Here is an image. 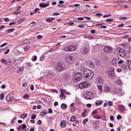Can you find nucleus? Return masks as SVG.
<instances>
[{"label": "nucleus", "mask_w": 131, "mask_h": 131, "mask_svg": "<svg viewBox=\"0 0 131 131\" xmlns=\"http://www.w3.org/2000/svg\"><path fill=\"white\" fill-rule=\"evenodd\" d=\"M6 99L8 101H12V100L14 99V95H13L12 93H10L6 96Z\"/></svg>", "instance_id": "nucleus-13"}, {"label": "nucleus", "mask_w": 131, "mask_h": 131, "mask_svg": "<svg viewBox=\"0 0 131 131\" xmlns=\"http://www.w3.org/2000/svg\"><path fill=\"white\" fill-rule=\"evenodd\" d=\"M74 81H75V82H79V81H80V80H81V77H82V75L80 73L76 72L74 74Z\"/></svg>", "instance_id": "nucleus-3"}, {"label": "nucleus", "mask_w": 131, "mask_h": 131, "mask_svg": "<svg viewBox=\"0 0 131 131\" xmlns=\"http://www.w3.org/2000/svg\"><path fill=\"white\" fill-rule=\"evenodd\" d=\"M108 125L109 126H110V127H113V126H114V125H113V123H110Z\"/></svg>", "instance_id": "nucleus-64"}, {"label": "nucleus", "mask_w": 131, "mask_h": 131, "mask_svg": "<svg viewBox=\"0 0 131 131\" xmlns=\"http://www.w3.org/2000/svg\"><path fill=\"white\" fill-rule=\"evenodd\" d=\"M0 99L2 100L5 99V94L4 93H2L1 94H0Z\"/></svg>", "instance_id": "nucleus-33"}, {"label": "nucleus", "mask_w": 131, "mask_h": 131, "mask_svg": "<svg viewBox=\"0 0 131 131\" xmlns=\"http://www.w3.org/2000/svg\"><path fill=\"white\" fill-rule=\"evenodd\" d=\"M94 96L93 92H89L84 95V98L87 100H92V97Z\"/></svg>", "instance_id": "nucleus-12"}, {"label": "nucleus", "mask_w": 131, "mask_h": 131, "mask_svg": "<svg viewBox=\"0 0 131 131\" xmlns=\"http://www.w3.org/2000/svg\"><path fill=\"white\" fill-rule=\"evenodd\" d=\"M117 119L118 120H120V119H121V116L120 115H118L117 117Z\"/></svg>", "instance_id": "nucleus-50"}, {"label": "nucleus", "mask_w": 131, "mask_h": 131, "mask_svg": "<svg viewBox=\"0 0 131 131\" xmlns=\"http://www.w3.org/2000/svg\"><path fill=\"white\" fill-rule=\"evenodd\" d=\"M24 98L25 99H28L29 98V95L28 94H26L24 96Z\"/></svg>", "instance_id": "nucleus-43"}, {"label": "nucleus", "mask_w": 131, "mask_h": 131, "mask_svg": "<svg viewBox=\"0 0 131 131\" xmlns=\"http://www.w3.org/2000/svg\"><path fill=\"white\" fill-rule=\"evenodd\" d=\"M81 73L83 74L84 78L86 80L90 81L94 78V72L93 71L84 68L81 70Z\"/></svg>", "instance_id": "nucleus-1"}, {"label": "nucleus", "mask_w": 131, "mask_h": 131, "mask_svg": "<svg viewBox=\"0 0 131 131\" xmlns=\"http://www.w3.org/2000/svg\"><path fill=\"white\" fill-rule=\"evenodd\" d=\"M107 104L108 105V106H113V102H112V101H108L107 102Z\"/></svg>", "instance_id": "nucleus-36"}, {"label": "nucleus", "mask_w": 131, "mask_h": 131, "mask_svg": "<svg viewBox=\"0 0 131 131\" xmlns=\"http://www.w3.org/2000/svg\"><path fill=\"white\" fill-rule=\"evenodd\" d=\"M95 105L96 106H98V105H102V101H101V100H97L96 103H95Z\"/></svg>", "instance_id": "nucleus-24"}, {"label": "nucleus", "mask_w": 131, "mask_h": 131, "mask_svg": "<svg viewBox=\"0 0 131 131\" xmlns=\"http://www.w3.org/2000/svg\"><path fill=\"white\" fill-rule=\"evenodd\" d=\"M60 92H61V95L60 97L62 99H65L66 97L65 95H70V93L69 92H66V90H64L63 89H60ZM64 93L65 94V95H64Z\"/></svg>", "instance_id": "nucleus-11"}, {"label": "nucleus", "mask_w": 131, "mask_h": 131, "mask_svg": "<svg viewBox=\"0 0 131 131\" xmlns=\"http://www.w3.org/2000/svg\"><path fill=\"white\" fill-rule=\"evenodd\" d=\"M90 66H91V67H92V68H94L95 67V63L92 62V63L91 64Z\"/></svg>", "instance_id": "nucleus-55"}, {"label": "nucleus", "mask_w": 131, "mask_h": 131, "mask_svg": "<svg viewBox=\"0 0 131 131\" xmlns=\"http://www.w3.org/2000/svg\"><path fill=\"white\" fill-rule=\"evenodd\" d=\"M107 17H111V14H106L103 16V18H107Z\"/></svg>", "instance_id": "nucleus-41"}, {"label": "nucleus", "mask_w": 131, "mask_h": 131, "mask_svg": "<svg viewBox=\"0 0 131 131\" xmlns=\"http://www.w3.org/2000/svg\"><path fill=\"white\" fill-rule=\"evenodd\" d=\"M89 121V119H84L83 121V124L84 125H85L86 124V123Z\"/></svg>", "instance_id": "nucleus-34"}, {"label": "nucleus", "mask_w": 131, "mask_h": 131, "mask_svg": "<svg viewBox=\"0 0 131 131\" xmlns=\"http://www.w3.org/2000/svg\"><path fill=\"white\" fill-rule=\"evenodd\" d=\"M97 84H103V83H104V82L103 81V78L99 77L97 79Z\"/></svg>", "instance_id": "nucleus-15"}, {"label": "nucleus", "mask_w": 131, "mask_h": 131, "mask_svg": "<svg viewBox=\"0 0 131 131\" xmlns=\"http://www.w3.org/2000/svg\"><path fill=\"white\" fill-rule=\"evenodd\" d=\"M32 60L34 62L36 60H37V56L36 55L33 56L32 58Z\"/></svg>", "instance_id": "nucleus-35"}, {"label": "nucleus", "mask_w": 131, "mask_h": 131, "mask_svg": "<svg viewBox=\"0 0 131 131\" xmlns=\"http://www.w3.org/2000/svg\"><path fill=\"white\" fill-rule=\"evenodd\" d=\"M110 119L111 120H112V121H114L115 120L114 117L113 116H111L110 117Z\"/></svg>", "instance_id": "nucleus-52"}, {"label": "nucleus", "mask_w": 131, "mask_h": 131, "mask_svg": "<svg viewBox=\"0 0 131 131\" xmlns=\"http://www.w3.org/2000/svg\"><path fill=\"white\" fill-rule=\"evenodd\" d=\"M23 60H24V58H23V57H20L19 58H18L17 59H14L13 63H15L16 61H18V62L19 63H21V62H22V61H23Z\"/></svg>", "instance_id": "nucleus-20"}, {"label": "nucleus", "mask_w": 131, "mask_h": 131, "mask_svg": "<svg viewBox=\"0 0 131 131\" xmlns=\"http://www.w3.org/2000/svg\"><path fill=\"white\" fill-rule=\"evenodd\" d=\"M56 71L61 72L66 69V64L64 62L59 63L58 65L55 67Z\"/></svg>", "instance_id": "nucleus-2"}, {"label": "nucleus", "mask_w": 131, "mask_h": 131, "mask_svg": "<svg viewBox=\"0 0 131 131\" xmlns=\"http://www.w3.org/2000/svg\"><path fill=\"white\" fill-rule=\"evenodd\" d=\"M28 50H29V46H27L24 47L25 51H27Z\"/></svg>", "instance_id": "nucleus-45"}, {"label": "nucleus", "mask_w": 131, "mask_h": 131, "mask_svg": "<svg viewBox=\"0 0 131 131\" xmlns=\"http://www.w3.org/2000/svg\"><path fill=\"white\" fill-rule=\"evenodd\" d=\"M116 83L117 84H121V83H122V82L121 81V80H118L117 81H116Z\"/></svg>", "instance_id": "nucleus-39"}, {"label": "nucleus", "mask_w": 131, "mask_h": 131, "mask_svg": "<svg viewBox=\"0 0 131 131\" xmlns=\"http://www.w3.org/2000/svg\"><path fill=\"white\" fill-rule=\"evenodd\" d=\"M39 6L41 8H47V7H49V6H50V3H40Z\"/></svg>", "instance_id": "nucleus-16"}, {"label": "nucleus", "mask_w": 131, "mask_h": 131, "mask_svg": "<svg viewBox=\"0 0 131 131\" xmlns=\"http://www.w3.org/2000/svg\"><path fill=\"white\" fill-rule=\"evenodd\" d=\"M119 20H126L127 19V17H122L119 18Z\"/></svg>", "instance_id": "nucleus-38"}, {"label": "nucleus", "mask_w": 131, "mask_h": 131, "mask_svg": "<svg viewBox=\"0 0 131 131\" xmlns=\"http://www.w3.org/2000/svg\"><path fill=\"white\" fill-rule=\"evenodd\" d=\"M119 110L120 111H121V112H123V111H124L125 107H124V106H123V105H120L119 107Z\"/></svg>", "instance_id": "nucleus-19"}, {"label": "nucleus", "mask_w": 131, "mask_h": 131, "mask_svg": "<svg viewBox=\"0 0 131 131\" xmlns=\"http://www.w3.org/2000/svg\"><path fill=\"white\" fill-rule=\"evenodd\" d=\"M86 62H87V65H89V66H90V65L92 64L93 62L91 60H88V61H86Z\"/></svg>", "instance_id": "nucleus-42"}, {"label": "nucleus", "mask_w": 131, "mask_h": 131, "mask_svg": "<svg viewBox=\"0 0 131 131\" xmlns=\"http://www.w3.org/2000/svg\"><path fill=\"white\" fill-rule=\"evenodd\" d=\"M30 123H35V121L33 119L30 120Z\"/></svg>", "instance_id": "nucleus-61"}, {"label": "nucleus", "mask_w": 131, "mask_h": 131, "mask_svg": "<svg viewBox=\"0 0 131 131\" xmlns=\"http://www.w3.org/2000/svg\"><path fill=\"white\" fill-rule=\"evenodd\" d=\"M15 24H16V22L13 21V22L10 23L9 24V25H15Z\"/></svg>", "instance_id": "nucleus-62"}, {"label": "nucleus", "mask_w": 131, "mask_h": 131, "mask_svg": "<svg viewBox=\"0 0 131 131\" xmlns=\"http://www.w3.org/2000/svg\"><path fill=\"white\" fill-rule=\"evenodd\" d=\"M6 46H7V43H4L1 46L0 48H3V47H6Z\"/></svg>", "instance_id": "nucleus-58"}, {"label": "nucleus", "mask_w": 131, "mask_h": 131, "mask_svg": "<svg viewBox=\"0 0 131 131\" xmlns=\"http://www.w3.org/2000/svg\"><path fill=\"white\" fill-rule=\"evenodd\" d=\"M27 85H28V82H27L23 84V86L24 88H26Z\"/></svg>", "instance_id": "nucleus-40"}, {"label": "nucleus", "mask_w": 131, "mask_h": 131, "mask_svg": "<svg viewBox=\"0 0 131 131\" xmlns=\"http://www.w3.org/2000/svg\"><path fill=\"white\" fill-rule=\"evenodd\" d=\"M117 51L120 57H122V58H125V57H126V52L121 48H117Z\"/></svg>", "instance_id": "nucleus-5"}, {"label": "nucleus", "mask_w": 131, "mask_h": 131, "mask_svg": "<svg viewBox=\"0 0 131 131\" xmlns=\"http://www.w3.org/2000/svg\"><path fill=\"white\" fill-rule=\"evenodd\" d=\"M123 26H124V24H120V25H119L118 26V27H119V28L123 27Z\"/></svg>", "instance_id": "nucleus-60"}, {"label": "nucleus", "mask_w": 131, "mask_h": 131, "mask_svg": "<svg viewBox=\"0 0 131 131\" xmlns=\"http://www.w3.org/2000/svg\"><path fill=\"white\" fill-rule=\"evenodd\" d=\"M24 71V67H20L18 68L17 72L18 73H20V72H23V71Z\"/></svg>", "instance_id": "nucleus-23"}, {"label": "nucleus", "mask_w": 131, "mask_h": 131, "mask_svg": "<svg viewBox=\"0 0 131 131\" xmlns=\"http://www.w3.org/2000/svg\"><path fill=\"white\" fill-rule=\"evenodd\" d=\"M61 107L62 109V110H65L67 108V104L65 103H62L61 105Z\"/></svg>", "instance_id": "nucleus-22"}, {"label": "nucleus", "mask_w": 131, "mask_h": 131, "mask_svg": "<svg viewBox=\"0 0 131 131\" xmlns=\"http://www.w3.org/2000/svg\"><path fill=\"white\" fill-rule=\"evenodd\" d=\"M36 118V115H33L31 116V119H35Z\"/></svg>", "instance_id": "nucleus-54"}, {"label": "nucleus", "mask_w": 131, "mask_h": 131, "mask_svg": "<svg viewBox=\"0 0 131 131\" xmlns=\"http://www.w3.org/2000/svg\"><path fill=\"white\" fill-rule=\"evenodd\" d=\"M76 119V118L75 117V116H73L71 118L70 121H71L72 122H73L75 121Z\"/></svg>", "instance_id": "nucleus-32"}, {"label": "nucleus", "mask_w": 131, "mask_h": 131, "mask_svg": "<svg viewBox=\"0 0 131 131\" xmlns=\"http://www.w3.org/2000/svg\"><path fill=\"white\" fill-rule=\"evenodd\" d=\"M127 62H128V66L129 69H131V61L127 60Z\"/></svg>", "instance_id": "nucleus-37"}, {"label": "nucleus", "mask_w": 131, "mask_h": 131, "mask_svg": "<svg viewBox=\"0 0 131 131\" xmlns=\"http://www.w3.org/2000/svg\"><path fill=\"white\" fill-rule=\"evenodd\" d=\"M37 123H38V124H39V125H40L42 123L41 120H38Z\"/></svg>", "instance_id": "nucleus-59"}, {"label": "nucleus", "mask_w": 131, "mask_h": 131, "mask_svg": "<svg viewBox=\"0 0 131 131\" xmlns=\"http://www.w3.org/2000/svg\"><path fill=\"white\" fill-rule=\"evenodd\" d=\"M90 85H91V84L88 83L86 81H84L79 84V88L80 89H86V88H89Z\"/></svg>", "instance_id": "nucleus-9"}, {"label": "nucleus", "mask_w": 131, "mask_h": 131, "mask_svg": "<svg viewBox=\"0 0 131 131\" xmlns=\"http://www.w3.org/2000/svg\"><path fill=\"white\" fill-rule=\"evenodd\" d=\"M1 63H4V64H8V62L7 61V60L6 59H2L1 60Z\"/></svg>", "instance_id": "nucleus-31"}, {"label": "nucleus", "mask_w": 131, "mask_h": 131, "mask_svg": "<svg viewBox=\"0 0 131 131\" xmlns=\"http://www.w3.org/2000/svg\"><path fill=\"white\" fill-rule=\"evenodd\" d=\"M26 127H27V126H26V124H23L21 126V128L24 129L25 128H26Z\"/></svg>", "instance_id": "nucleus-53"}, {"label": "nucleus", "mask_w": 131, "mask_h": 131, "mask_svg": "<svg viewBox=\"0 0 131 131\" xmlns=\"http://www.w3.org/2000/svg\"><path fill=\"white\" fill-rule=\"evenodd\" d=\"M64 60L67 63H68V64H73L75 61L74 57L70 55L66 56Z\"/></svg>", "instance_id": "nucleus-6"}, {"label": "nucleus", "mask_w": 131, "mask_h": 131, "mask_svg": "<svg viewBox=\"0 0 131 131\" xmlns=\"http://www.w3.org/2000/svg\"><path fill=\"white\" fill-rule=\"evenodd\" d=\"M76 50V47L75 46H69L66 47L63 49V51L65 52H73Z\"/></svg>", "instance_id": "nucleus-10"}, {"label": "nucleus", "mask_w": 131, "mask_h": 131, "mask_svg": "<svg viewBox=\"0 0 131 131\" xmlns=\"http://www.w3.org/2000/svg\"><path fill=\"white\" fill-rule=\"evenodd\" d=\"M20 11L17 9V10L15 11V15H18L19 14H20Z\"/></svg>", "instance_id": "nucleus-48"}, {"label": "nucleus", "mask_w": 131, "mask_h": 131, "mask_svg": "<svg viewBox=\"0 0 131 131\" xmlns=\"http://www.w3.org/2000/svg\"><path fill=\"white\" fill-rule=\"evenodd\" d=\"M112 63L114 66L117 65V58H115L113 59V60L112 61Z\"/></svg>", "instance_id": "nucleus-18"}, {"label": "nucleus", "mask_w": 131, "mask_h": 131, "mask_svg": "<svg viewBox=\"0 0 131 131\" xmlns=\"http://www.w3.org/2000/svg\"><path fill=\"white\" fill-rule=\"evenodd\" d=\"M20 117L23 119H25V118H26V117H27V114H21L20 115Z\"/></svg>", "instance_id": "nucleus-26"}, {"label": "nucleus", "mask_w": 131, "mask_h": 131, "mask_svg": "<svg viewBox=\"0 0 131 131\" xmlns=\"http://www.w3.org/2000/svg\"><path fill=\"white\" fill-rule=\"evenodd\" d=\"M95 16H103V14L98 13H97V14L95 15Z\"/></svg>", "instance_id": "nucleus-63"}, {"label": "nucleus", "mask_w": 131, "mask_h": 131, "mask_svg": "<svg viewBox=\"0 0 131 131\" xmlns=\"http://www.w3.org/2000/svg\"><path fill=\"white\" fill-rule=\"evenodd\" d=\"M82 52L83 54H88V53H89V49L84 48Z\"/></svg>", "instance_id": "nucleus-28"}, {"label": "nucleus", "mask_w": 131, "mask_h": 131, "mask_svg": "<svg viewBox=\"0 0 131 131\" xmlns=\"http://www.w3.org/2000/svg\"><path fill=\"white\" fill-rule=\"evenodd\" d=\"M58 15H60L59 13H56V12H55V13H54L53 14V16H58Z\"/></svg>", "instance_id": "nucleus-56"}, {"label": "nucleus", "mask_w": 131, "mask_h": 131, "mask_svg": "<svg viewBox=\"0 0 131 131\" xmlns=\"http://www.w3.org/2000/svg\"><path fill=\"white\" fill-rule=\"evenodd\" d=\"M103 51L105 53H111V52H112V48H111V47H108V46L105 47L103 49Z\"/></svg>", "instance_id": "nucleus-14"}, {"label": "nucleus", "mask_w": 131, "mask_h": 131, "mask_svg": "<svg viewBox=\"0 0 131 131\" xmlns=\"http://www.w3.org/2000/svg\"><path fill=\"white\" fill-rule=\"evenodd\" d=\"M14 31H15V29H10L7 30V33H12V32H14Z\"/></svg>", "instance_id": "nucleus-29"}, {"label": "nucleus", "mask_w": 131, "mask_h": 131, "mask_svg": "<svg viewBox=\"0 0 131 131\" xmlns=\"http://www.w3.org/2000/svg\"><path fill=\"white\" fill-rule=\"evenodd\" d=\"M44 74L45 76H46L47 78L48 79H51V78H53V76H54V74L53 73V71L46 70L44 71Z\"/></svg>", "instance_id": "nucleus-4"}, {"label": "nucleus", "mask_w": 131, "mask_h": 131, "mask_svg": "<svg viewBox=\"0 0 131 131\" xmlns=\"http://www.w3.org/2000/svg\"><path fill=\"white\" fill-rule=\"evenodd\" d=\"M98 114H99V112H98V111H97V110H95V111L92 113V116L98 115Z\"/></svg>", "instance_id": "nucleus-25"}, {"label": "nucleus", "mask_w": 131, "mask_h": 131, "mask_svg": "<svg viewBox=\"0 0 131 131\" xmlns=\"http://www.w3.org/2000/svg\"><path fill=\"white\" fill-rule=\"evenodd\" d=\"M108 74L110 78H114V77H116V75L115 74V69L114 68H111L109 69Z\"/></svg>", "instance_id": "nucleus-7"}, {"label": "nucleus", "mask_w": 131, "mask_h": 131, "mask_svg": "<svg viewBox=\"0 0 131 131\" xmlns=\"http://www.w3.org/2000/svg\"><path fill=\"white\" fill-rule=\"evenodd\" d=\"M30 90L31 91H34V86L33 85H32L30 86Z\"/></svg>", "instance_id": "nucleus-51"}, {"label": "nucleus", "mask_w": 131, "mask_h": 131, "mask_svg": "<svg viewBox=\"0 0 131 131\" xmlns=\"http://www.w3.org/2000/svg\"><path fill=\"white\" fill-rule=\"evenodd\" d=\"M46 21L47 22L51 23L52 20H51V18H48L46 19Z\"/></svg>", "instance_id": "nucleus-49"}, {"label": "nucleus", "mask_w": 131, "mask_h": 131, "mask_svg": "<svg viewBox=\"0 0 131 131\" xmlns=\"http://www.w3.org/2000/svg\"><path fill=\"white\" fill-rule=\"evenodd\" d=\"M46 114H47V111H43L40 113L41 116H45Z\"/></svg>", "instance_id": "nucleus-30"}, {"label": "nucleus", "mask_w": 131, "mask_h": 131, "mask_svg": "<svg viewBox=\"0 0 131 131\" xmlns=\"http://www.w3.org/2000/svg\"><path fill=\"white\" fill-rule=\"evenodd\" d=\"M114 94L115 95H118V96H123L124 95V92L122 91L121 89L116 88L114 92Z\"/></svg>", "instance_id": "nucleus-8"}, {"label": "nucleus", "mask_w": 131, "mask_h": 131, "mask_svg": "<svg viewBox=\"0 0 131 131\" xmlns=\"http://www.w3.org/2000/svg\"><path fill=\"white\" fill-rule=\"evenodd\" d=\"M24 20H25L24 18H21V19H19L18 22L19 23H22L23 22V21H24Z\"/></svg>", "instance_id": "nucleus-47"}, {"label": "nucleus", "mask_w": 131, "mask_h": 131, "mask_svg": "<svg viewBox=\"0 0 131 131\" xmlns=\"http://www.w3.org/2000/svg\"><path fill=\"white\" fill-rule=\"evenodd\" d=\"M10 52V49H7L6 51H5L4 54L5 55H7V54H9V52Z\"/></svg>", "instance_id": "nucleus-44"}, {"label": "nucleus", "mask_w": 131, "mask_h": 131, "mask_svg": "<svg viewBox=\"0 0 131 131\" xmlns=\"http://www.w3.org/2000/svg\"><path fill=\"white\" fill-rule=\"evenodd\" d=\"M37 38L38 39H41L42 38V36L40 35H39L37 36Z\"/></svg>", "instance_id": "nucleus-46"}, {"label": "nucleus", "mask_w": 131, "mask_h": 131, "mask_svg": "<svg viewBox=\"0 0 131 131\" xmlns=\"http://www.w3.org/2000/svg\"><path fill=\"white\" fill-rule=\"evenodd\" d=\"M14 102H17V103H20L21 102V100H20V99H14Z\"/></svg>", "instance_id": "nucleus-57"}, {"label": "nucleus", "mask_w": 131, "mask_h": 131, "mask_svg": "<svg viewBox=\"0 0 131 131\" xmlns=\"http://www.w3.org/2000/svg\"><path fill=\"white\" fill-rule=\"evenodd\" d=\"M66 124H67V123L66 122V120H62L60 123L61 126H62V127L66 126Z\"/></svg>", "instance_id": "nucleus-21"}, {"label": "nucleus", "mask_w": 131, "mask_h": 131, "mask_svg": "<svg viewBox=\"0 0 131 131\" xmlns=\"http://www.w3.org/2000/svg\"><path fill=\"white\" fill-rule=\"evenodd\" d=\"M103 92L105 93H110L111 92V88L109 86H105L103 89Z\"/></svg>", "instance_id": "nucleus-17"}, {"label": "nucleus", "mask_w": 131, "mask_h": 131, "mask_svg": "<svg viewBox=\"0 0 131 131\" xmlns=\"http://www.w3.org/2000/svg\"><path fill=\"white\" fill-rule=\"evenodd\" d=\"M98 90L100 92H103V87H102V85H97Z\"/></svg>", "instance_id": "nucleus-27"}]
</instances>
